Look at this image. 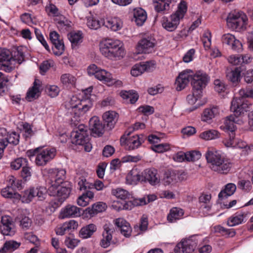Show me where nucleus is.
Instances as JSON below:
<instances>
[{"instance_id": "nucleus-47", "label": "nucleus", "mask_w": 253, "mask_h": 253, "mask_svg": "<svg viewBox=\"0 0 253 253\" xmlns=\"http://www.w3.org/2000/svg\"><path fill=\"white\" fill-rule=\"evenodd\" d=\"M60 81L63 85L70 87L75 85L76 78L73 75L66 73L61 76Z\"/></svg>"}, {"instance_id": "nucleus-56", "label": "nucleus", "mask_w": 253, "mask_h": 253, "mask_svg": "<svg viewBox=\"0 0 253 253\" xmlns=\"http://www.w3.org/2000/svg\"><path fill=\"white\" fill-rule=\"evenodd\" d=\"M53 65V62L52 61L46 60L43 61L39 67L40 72L41 75H44Z\"/></svg>"}, {"instance_id": "nucleus-23", "label": "nucleus", "mask_w": 253, "mask_h": 253, "mask_svg": "<svg viewBox=\"0 0 253 253\" xmlns=\"http://www.w3.org/2000/svg\"><path fill=\"white\" fill-rule=\"evenodd\" d=\"M247 219L248 213L239 211L228 218L227 224L228 226L233 227L246 222Z\"/></svg>"}, {"instance_id": "nucleus-12", "label": "nucleus", "mask_w": 253, "mask_h": 253, "mask_svg": "<svg viewBox=\"0 0 253 253\" xmlns=\"http://www.w3.org/2000/svg\"><path fill=\"white\" fill-rule=\"evenodd\" d=\"M143 141L142 135H135L128 137L126 132L120 139L121 144L124 145L126 149L128 150L138 148Z\"/></svg>"}, {"instance_id": "nucleus-11", "label": "nucleus", "mask_w": 253, "mask_h": 253, "mask_svg": "<svg viewBox=\"0 0 253 253\" xmlns=\"http://www.w3.org/2000/svg\"><path fill=\"white\" fill-rule=\"evenodd\" d=\"M198 236H193L188 239H183L174 248L175 253H190L194 251L198 244Z\"/></svg>"}, {"instance_id": "nucleus-1", "label": "nucleus", "mask_w": 253, "mask_h": 253, "mask_svg": "<svg viewBox=\"0 0 253 253\" xmlns=\"http://www.w3.org/2000/svg\"><path fill=\"white\" fill-rule=\"evenodd\" d=\"M247 98H253V85L243 87L239 91V96L235 97L231 102L230 109L233 115L227 116L224 122V128L230 132L229 138L225 139L223 143L227 147L243 149L241 155H248L253 145L249 146L242 139L235 136L236 124H238L240 119L238 116L249 111L251 104L247 101Z\"/></svg>"}, {"instance_id": "nucleus-59", "label": "nucleus", "mask_w": 253, "mask_h": 253, "mask_svg": "<svg viewBox=\"0 0 253 253\" xmlns=\"http://www.w3.org/2000/svg\"><path fill=\"white\" fill-rule=\"evenodd\" d=\"M169 149V145L167 143L156 145L152 148L153 151L157 153H163Z\"/></svg>"}, {"instance_id": "nucleus-60", "label": "nucleus", "mask_w": 253, "mask_h": 253, "mask_svg": "<svg viewBox=\"0 0 253 253\" xmlns=\"http://www.w3.org/2000/svg\"><path fill=\"white\" fill-rule=\"evenodd\" d=\"M46 90L48 95L51 97H55L57 96L60 91L59 88L55 85L47 86Z\"/></svg>"}, {"instance_id": "nucleus-58", "label": "nucleus", "mask_w": 253, "mask_h": 253, "mask_svg": "<svg viewBox=\"0 0 253 253\" xmlns=\"http://www.w3.org/2000/svg\"><path fill=\"white\" fill-rule=\"evenodd\" d=\"M22 131L23 135L25 138L31 137L34 133L31 125L27 123L23 124Z\"/></svg>"}, {"instance_id": "nucleus-61", "label": "nucleus", "mask_w": 253, "mask_h": 253, "mask_svg": "<svg viewBox=\"0 0 253 253\" xmlns=\"http://www.w3.org/2000/svg\"><path fill=\"white\" fill-rule=\"evenodd\" d=\"M214 89L218 92H224L226 89V85L224 83L220 80L216 79L214 81Z\"/></svg>"}, {"instance_id": "nucleus-32", "label": "nucleus", "mask_w": 253, "mask_h": 253, "mask_svg": "<svg viewBox=\"0 0 253 253\" xmlns=\"http://www.w3.org/2000/svg\"><path fill=\"white\" fill-rule=\"evenodd\" d=\"M12 59L10 51L5 48H0V70L8 68Z\"/></svg>"}, {"instance_id": "nucleus-49", "label": "nucleus", "mask_w": 253, "mask_h": 253, "mask_svg": "<svg viewBox=\"0 0 253 253\" xmlns=\"http://www.w3.org/2000/svg\"><path fill=\"white\" fill-rule=\"evenodd\" d=\"M35 197L34 193V187H31L29 189L25 190L22 194V196L20 195V199L23 203H29Z\"/></svg>"}, {"instance_id": "nucleus-30", "label": "nucleus", "mask_w": 253, "mask_h": 253, "mask_svg": "<svg viewBox=\"0 0 253 253\" xmlns=\"http://www.w3.org/2000/svg\"><path fill=\"white\" fill-rule=\"evenodd\" d=\"M236 190V186L233 183H229L224 186V188L218 194V197L220 201L226 199L232 195Z\"/></svg>"}, {"instance_id": "nucleus-2", "label": "nucleus", "mask_w": 253, "mask_h": 253, "mask_svg": "<svg viewBox=\"0 0 253 253\" xmlns=\"http://www.w3.org/2000/svg\"><path fill=\"white\" fill-rule=\"evenodd\" d=\"M65 174L66 171L63 169H51L48 170L49 195L56 198L57 205L62 204L68 198L71 191L68 184L63 183Z\"/></svg>"}, {"instance_id": "nucleus-42", "label": "nucleus", "mask_w": 253, "mask_h": 253, "mask_svg": "<svg viewBox=\"0 0 253 253\" xmlns=\"http://www.w3.org/2000/svg\"><path fill=\"white\" fill-rule=\"evenodd\" d=\"M120 95L124 99L128 100L131 104L135 103L139 97L138 93L133 90L122 91Z\"/></svg>"}, {"instance_id": "nucleus-63", "label": "nucleus", "mask_w": 253, "mask_h": 253, "mask_svg": "<svg viewBox=\"0 0 253 253\" xmlns=\"http://www.w3.org/2000/svg\"><path fill=\"white\" fill-rule=\"evenodd\" d=\"M79 241L72 237H67L65 240V244L67 248L73 249L78 245Z\"/></svg>"}, {"instance_id": "nucleus-29", "label": "nucleus", "mask_w": 253, "mask_h": 253, "mask_svg": "<svg viewBox=\"0 0 253 253\" xmlns=\"http://www.w3.org/2000/svg\"><path fill=\"white\" fill-rule=\"evenodd\" d=\"M40 83L39 80H35L33 86L30 88L27 92L26 99L29 101L38 98L40 94Z\"/></svg>"}, {"instance_id": "nucleus-3", "label": "nucleus", "mask_w": 253, "mask_h": 253, "mask_svg": "<svg viewBox=\"0 0 253 253\" xmlns=\"http://www.w3.org/2000/svg\"><path fill=\"white\" fill-rule=\"evenodd\" d=\"M92 89V86H89L84 90V96L82 99L76 96H73L65 104L67 113L73 117L71 118L72 122L77 121L80 116L84 115L92 108L93 103L91 97Z\"/></svg>"}, {"instance_id": "nucleus-36", "label": "nucleus", "mask_w": 253, "mask_h": 253, "mask_svg": "<svg viewBox=\"0 0 253 253\" xmlns=\"http://www.w3.org/2000/svg\"><path fill=\"white\" fill-rule=\"evenodd\" d=\"M199 202L201 204L200 210L204 212L209 211L211 208L210 194H202L199 197Z\"/></svg>"}, {"instance_id": "nucleus-22", "label": "nucleus", "mask_w": 253, "mask_h": 253, "mask_svg": "<svg viewBox=\"0 0 253 253\" xmlns=\"http://www.w3.org/2000/svg\"><path fill=\"white\" fill-rule=\"evenodd\" d=\"M89 127L91 134L94 137L100 136L103 133L104 126L96 116H94L89 120Z\"/></svg>"}, {"instance_id": "nucleus-19", "label": "nucleus", "mask_w": 253, "mask_h": 253, "mask_svg": "<svg viewBox=\"0 0 253 253\" xmlns=\"http://www.w3.org/2000/svg\"><path fill=\"white\" fill-rule=\"evenodd\" d=\"M221 41L223 44L230 46L231 48L235 51L240 52L242 51V43L231 34L227 33L223 35L221 37Z\"/></svg>"}, {"instance_id": "nucleus-15", "label": "nucleus", "mask_w": 253, "mask_h": 253, "mask_svg": "<svg viewBox=\"0 0 253 253\" xmlns=\"http://www.w3.org/2000/svg\"><path fill=\"white\" fill-rule=\"evenodd\" d=\"M157 196L154 194L148 195L142 198L139 200V203L136 204H133L131 201H128L126 202L123 206V207L119 206L117 207V206L114 203L112 205V207L114 209L117 211H120L122 209H125L126 210H130L135 206L138 205H146L150 202H152L156 200Z\"/></svg>"}, {"instance_id": "nucleus-45", "label": "nucleus", "mask_w": 253, "mask_h": 253, "mask_svg": "<svg viewBox=\"0 0 253 253\" xmlns=\"http://www.w3.org/2000/svg\"><path fill=\"white\" fill-rule=\"evenodd\" d=\"M68 38L72 45L76 46L82 42L83 36L81 31H72L68 34Z\"/></svg>"}, {"instance_id": "nucleus-39", "label": "nucleus", "mask_w": 253, "mask_h": 253, "mask_svg": "<svg viewBox=\"0 0 253 253\" xmlns=\"http://www.w3.org/2000/svg\"><path fill=\"white\" fill-rule=\"evenodd\" d=\"M96 230V226L93 224H89L81 228L80 236L83 239L90 238Z\"/></svg>"}, {"instance_id": "nucleus-17", "label": "nucleus", "mask_w": 253, "mask_h": 253, "mask_svg": "<svg viewBox=\"0 0 253 253\" xmlns=\"http://www.w3.org/2000/svg\"><path fill=\"white\" fill-rule=\"evenodd\" d=\"M78 186L80 190L94 188L97 191H101L105 188V185L102 181L96 180L93 183H91L87 182L84 176L80 177L79 178L78 180Z\"/></svg>"}, {"instance_id": "nucleus-33", "label": "nucleus", "mask_w": 253, "mask_h": 253, "mask_svg": "<svg viewBox=\"0 0 253 253\" xmlns=\"http://www.w3.org/2000/svg\"><path fill=\"white\" fill-rule=\"evenodd\" d=\"M146 11L142 8H136L133 10V20L138 26H142L147 19Z\"/></svg>"}, {"instance_id": "nucleus-54", "label": "nucleus", "mask_w": 253, "mask_h": 253, "mask_svg": "<svg viewBox=\"0 0 253 253\" xmlns=\"http://www.w3.org/2000/svg\"><path fill=\"white\" fill-rule=\"evenodd\" d=\"M201 40L205 49L206 50L209 49L211 43V32L208 30L205 31Z\"/></svg>"}, {"instance_id": "nucleus-5", "label": "nucleus", "mask_w": 253, "mask_h": 253, "mask_svg": "<svg viewBox=\"0 0 253 253\" xmlns=\"http://www.w3.org/2000/svg\"><path fill=\"white\" fill-rule=\"evenodd\" d=\"M205 157L208 163L211 164V169L213 171L224 174L230 171L232 167L230 161L225 159L215 149H209L205 154Z\"/></svg>"}, {"instance_id": "nucleus-46", "label": "nucleus", "mask_w": 253, "mask_h": 253, "mask_svg": "<svg viewBox=\"0 0 253 253\" xmlns=\"http://www.w3.org/2000/svg\"><path fill=\"white\" fill-rule=\"evenodd\" d=\"M95 78L104 83H110L113 80L112 75L109 72L104 69H100L96 73Z\"/></svg>"}, {"instance_id": "nucleus-35", "label": "nucleus", "mask_w": 253, "mask_h": 253, "mask_svg": "<svg viewBox=\"0 0 253 253\" xmlns=\"http://www.w3.org/2000/svg\"><path fill=\"white\" fill-rule=\"evenodd\" d=\"M126 180L128 184L136 185L139 181H143L142 172L140 174L137 169H133L127 174Z\"/></svg>"}, {"instance_id": "nucleus-24", "label": "nucleus", "mask_w": 253, "mask_h": 253, "mask_svg": "<svg viewBox=\"0 0 253 253\" xmlns=\"http://www.w3.org/2000/svg\"><path fill=\"white\" fill-rule=\"evenodd\" d=\"M0 231L3 235L12 236L15 233V229L10 217L4 216L1 217Z\"/></svg>"}, {"instance_id": "nucleus-62", "label": "nucleus", "mask_w": 253, "mask_h": 253, "mask_svg": "<svg viewBox=\"0 0 253 253\" xmlns=\"http://www.w3.org/2000/svg\"><path fill=\"white\" fill-rule=\"evenodd\" d=\"M9 184L11 186H12L15 191H16L17 189H20L22 187L21 181L16 179V178L13 176L9 177Z\"/></svg>"}, {"instance_id": "nucleus-64", "label": "nucleus", "mask_w": 253, "mask_h": 253, "mask_svg": "<svg viewBox=\"0 0 253 253\" xmlns=\"http://www.w3.org/2000/svg\"><path fill=\"white\" fill-rule=\"evenodd\" d=\"M139 112L142 113L145 115H150L154 112V109L153 107L149 105H143L138 108Z\"/></svg>"}, {"instance_id": "nucleus-8", "label": "nucleus", "mask_w": 253, "mask_h": 253, "mask_svg": "<svg viewBox=\"0 0 253 253\" xmlns=\"http://www.w3.org/2000/svg\"><path fill=\"white\" fill-rule=\"evenodd\" d=\"M248 18L242 11L231 12L226 18L228 28L232 31L241 32L247 28Z\"/></svg>"}, {"instance_id": "nucleus-6", "label": "nucleus", "mask_w": 253, "mask_h": 253, "mask_svg": "<svg viewBox=\"0 0 253 253\" xmlns=\"http://www.w3.org/2000/svg\"><path fill=\"white\" fill-rule=\"evenodd\" d=\"M70 136L73 144L83 146L86 152L91 151L92 145L89 142L87 126L83 124L76 125L71 132Z\"/></svg>"}, {"instance_id": "nucleus-21", "label": "nucleus", "mask_w": 253, "mask_h": 253, "mask_svg": "<svg viewBox=\"0 0 253 253\" xmlns=\"http://www.w3.org/2000/svg\"><path fill=\"white\" fill-rule=\"evenodd\" d=\"M144 182H148L151 185H156L160 182V177L158 171L154 168L147 169L143 172Z\"/></svg>"}, {"instance_id": "nucleus-10", "label": "nucleus", "mask_w": 253, "mask_h": 253, "mask_svg": "<svg viewBox=\"0 0 253 253\" xmlns=\"http://www.w3.org/2000/svg\"><path fill=\"white\" fill-rule=\"evenodd\" d=\"M56 150L54 148H41L35 158V163L38 166H43L55 157Z\"/></svg>"}, {"instance_id": "nucleus-14", "label": "nucleus", "mask_w": 253, "mask_h": 253, "mask_svg": "<svg viewBox=\"0 0 253 253\" xmlns=\"http://www.w3.org/2000/svg\"><path fill=\"white\" fill-rule=\"evenodd\" d=\"M49 38L53 45V53L57 56L61 55L64 51V44L62 38L54 31L50 32Z\"/></svg>"}, {"instance_id": "nucleus-41", "label": "nucleus", "mask_w": 253, "mask_h": 253, "mask_svg": "<svg viewBox=\"0 0 253 253\" xmlns=\"http://www.w3.org/2000/svg\"><path fill=\"white\" fill-rule=\"evenodd\" d=\"M1 194L2 197L6 198L19 199L20 197V195L15 191L9 184L1 190Z\"/></svg>"}, {"instance_id": "nucleus-43", "label": "nucleus", "mask_w": 253, "mask_h": 253, "mask_svg": "<svg viewBox=\"0 0 253 253\" xmlns=\"http://www.w3.org/2000/svg\"><path fill=\"white\" fill-rule=\"evenodd\" d=\"M219 133L215 129L204 131L199 134V138L206 141L215 139L219 137Z\"/></svg>"}, {"instance_id": "nucleus-16", "label": "nucleus", "mask_w": 253, "mask_h": 253, "mask_svg": "<svg viewBox=\"0 0 253 253\" xmlns=\"http://www.w3.org/2000/svg\"><path fill=\"white\" fill-rule=\"evenodd\" d=\"M156 45V40L151 37L143 38L137 44V50L138 53H149L154 50Z\"/></svg>"}, {"instance_id": "nucleus-50", "label": "nucleus", "mask_w": 253, "mask_h": 253, "mask_svg": "<svg viewBox=\"0 0 253 253\" xmlns=\"http://www.w3.org/2000/svg\"><path fill=\"white\" fill-rule=\"evenodd\" d=\"M214 229L215 232L219 233L222 236L232 237L236 234V232L233 229H226L221 225L215 226Z\"/></svg>"}, {"instance_id": "nucleus-51", "label": "nucleus", "mask_w": 253, "mask_h": 253, "mask_svg": "<svg viewBox=\"0 0 253 253\" xmlns=\"http://www.w3.org/2000/svg\"><path fill=\"white\" fill-rule=\"evenodd\" d=\"M47 192L49 193L48 189L47 190L46 188L43 186L34 187L35 197H37L39 201L43 200L45 198Z\"/></svg>"}, {"instance_id": "nucleus-18", "label": "nucleus", "mask_w": 253, "mask_h": 253, "mask_svg": "<svg viewBox=\"0 0 253 253\" xmlns=\"http://www.w3.org/2000/svg\"><path fill=\"white\" fill-rule=\"evenodd\" d=\"M155 68V63L154 61H148L141 62L134 65L131 70L132 76L137 77L141 75L145 71L150 72Z\"/></svg>"}, {"instance_id": "nucleus-37", "label": "nucleus", "mask_w": 253, "mask_h": 253, "mask_svg": "<svg viewBox=\"0 0 253 253\" xmlns=\"http://www.w3.org/2000/svg\"><path fill=\"white\" fill-rule=\"evenodd\" d=\"M21 243L16 241H6L4 243L3 247L0 249V252L2 253L13 252L18 249Z\"/></svg>"}, {"instance_id": "nucleus-53", "label": "nucleus", "mask_w": 253, "mask_h": 253, "mask_svg": "<svg viewBox=\"0 0 253 253\" xmlns=\"http://www.w3.org/2000/svg\"><path fill=\"white\" fill-rule=\"evenodd\" d=\"M112 193L117 198L122 200H125L127 198H128L130 196L127 191L121 188L113 189L112 191Z\"/></svg>"}, {"instance_id": "nucleus-34", "label": "nucleus", "mask_w": 253, "mask_h": 253, "mask_svg": "<svg viewBox=\"0 0 253 253\" xmlns=\"http://www.w3.org/2000/svg\"><path fill=\"white\" fill-rule=\"evenodd\" d=\"M183 214L184 211L182 209L174 207L170 210L167 219L169 222L173 223L182 218Z\"/></svg>"}, {"instance_id": "nucleus-25", "label": "nucleus", "mask_w": 253, "mask_h": 253, "mask_svg": "<svg viewBox=\"0 0 253 253\" xmlns=\"http://www.w3.org/2000/svg\"><path fill=\"white\" fill-rule=\"evenodd\" d=\"M219 114V107L216 106H211L204 109L201 116V120L210 123L212 119L217 116Z\"/></svg>"}, {"instance_id": "nucleus-57", "label": "nucleus", "mask_w": 253, "mask_h": 253, "mask_svg": "<svg viewBox=\"0 0 253 253\" xmlns=\"http://www.w3.org/2000/svg\"><path fill=\"white\" fill-rule=\"evenodd\" d=\"M186 161H195L199 160L201 157V154L200 152L197 151H192L186 153Z\"/></svg>"}, {"instance_id": "nucleus-52", "label": "nucleus", "mask_w": 253, "mask_h": 253, "mask_svg": "<svg viewBox=\"0 0 253 253\" xmlns=\"http://www.w3.org/2000/svg\"><path fill=\"white\" fill-rule=\"evenodd\" d=\"M28 164V161L26 158H19L15 159L11 163V168L14 170H17L21 167H23L25 166H27Z\"/></svg>"}, {"instance_id": "nucleus-31", "label": "nucleus", "mask_w": 253, "mask_h": 253, "mask_svg": "<svg viewBox=\"0 0 253 253\" xmlns=\"http://www.w3.org/2000/svg\"><path fill=\"white\" fill-rule=\"evenodd\" d=\"M118 118V114L115 111H108L103 115V120L110 129L114 127Z\"/></svg>"}, {"instance_id": "nucleus-26", "label": "nucleus", "mask_w": 253, "mask_h": 253, "mask_svg": "<svg viewBox=\"0 0 253 253\" xmlns=\"http://www.w3.org/2000/svg\"><path fill=\"white\" fill-rule=\"evenodd\" d=\"M115 224L124 236L128 237L130 236L131 228L129 223L125 219L122 218H117L115 220Z\"/></svg>"}, {"instance_id": "nucleus-4", "label": "nucleus", "mask_w": 253, "mask_h": 253, "mask_svg": "<svg viewBox=\"0 0 253 253\" xmlns=\"http://www.w3.org/2000/svg\"><path fill=\"white\" fill-rule=\"evenodd\" d=\"M100 51L106 58L112 60H120L125 55L123 42L118 40L107 39L100 43Z\"/></svg>"}, {"instance_id": "nucleus-27", "label": "nucleus", "mask_w": 253, "mask_h": 253, "mask_svg": "<svg viewBox=\"0 0 253 253\" xmlns=\"http://www.w3.org/2000/svg\"><path fill=\"white\" fill-rule=\"evenodd\" d=\"M114 231V228L105 225L104 227V231L102 233L103 238L100 241V246L106 248L110 245L111 241L112 239V233Z\"/></svg>"}, {"instance_id": "nucleus-20", "label": "nucleus", "mask_w": 253, "mask_h": 253, "mask_svg": "<svg viewBox=\"0 0 253 253\" xmlns=\"http://www.w3.org/2000/svg\"><path fill=\"white\" fill-rule=\"evenodd\" d=\"M81 210L76 206L69 204L61 210L59 217L62 219L79 217L81 215Z\"/></svg>"}, {"instance_id": "nucleus-48", "label": "nucleus", "mask_w": 253, "mask_h": 253, "mask_svg": "<svg viewBox=\"0 0 253 253\" xmlns=\"http://www.w3.org/2000/svg\"><path fill=\"white\" fill-rule=\"evenodd\" d=\"M240 68H236L235 69L227 73V78L232 83H237L240 81L241 75Z\"/></svg>"}, {"instance_id": "nucleus-44", "label": "nucleus", "mask_w": 253, "mask_h": 253, "mask_svg": "<svg viewBox=\"0 0 253 253\" xmlns=\"http://www.w3.org/2000/svg\"><path fill=\"white\" fill-rule=\"evenodd\" d=\"M106 205L103 202H97L92 205L91 207H88L86 209L88 214L93 216L98 212H101L106 210Z\"/></svg>"}, {"instance_id": "nucleus-55", "label": "nucleus", "mask_w": 253, "mask_h": 253, "mask_svg": "<svg viewBox=\"0 0 253 253\" xmlns=\"http://www.w3.org/2000/svg\"><path fill=\"white\" fill-rule=\"evenodd\" d=\"M176 178L174 171L170 173H166L163 179L164 183L166 185L173 184L177 182Z\"/></svg>"}, {"instance_id": "nucleus-38", "label": "nucleus", "mask_w": 253, "mask_h": 253, "mask_svg": "<svg viewBox=\"0 0 253 253\" xmlns=\"http://www.w3.org/2000/svg\"><path fill=\"white\" fill-rule=\"evenodd\" d=\"M87 27L92 30H97L103 25V19L99 20L96 16L90 14L86 17Z\"/></svg>"}, {"instance_id": "nucleus-7", "label": "nucleus", "mask_w": 253, "mask_h": 253, "mask_svg": "<svg viewBox=\"0 0 253 253\" xmlns=\"http://www.w3.org/2000/svg\"><path fill=\"white\" fill-rule=\"evenodd\" d=\"M187 10V5L185 1H181L175 13L169 18L164 17L162 21V26L169 32L174 31L179 24L181 19L184 17Z\"/></svg>"}, {"instance_id": "nucleus-40", "label": "nucleus", "mask_w": 253, "mask_h": 253, "mask_svg": "<svg viewBox=\"0 0 253 253\" xmlns=\"http://www.w3.org/2000/svg\"><path fill=\"white\" fill-rule=\"evenodd\" d=\"M19 138L20 135L18 133L12 131L8 132L6 137L4 139H1L0 141L6 143V146L8 143L16 145L19 142Z\"/></svg>"}, {"instance_id": "nucleus-9", "label": "nucleus", "mask_w": 253, "mask_h": 253, "mask_svg": "<svg viewBox=\"0 0 253 253\" xmlns=\"http://www.w3.org/2000/svg\"><path fill=\"white\" fill-rule=\"evenodd\" d=\"M209 81L208 75L202 71L194 72L191 80V85L194 94L197 96L202 95L203 89L206 87Z\"/></svg>"}, {"instance_id": "nucleus-28", "label": "nucleus", "mask_w": 253, "mask_h": 253, "mask_svg": "<svg viewBox=\"0 0 253 253\" xmlns=\"http://www.w3.org/2000/svg\"><path fill=\"white\" fill-rule=\"evenodd\" d=\"M103 25L112 31H117L122 28L123 22L120 18L114 17L106 20L103 19Z\"/></svg>"}, {"instance_id": "nucleus-13", "label": "nucleus", "mask_w": 253, "mask_h": 253, "mask_svg": "<svg viewBox=\"0 0 253 253\" xmlns=\"http://www.w3.org/2000/svg\"><path fill=\"white\" fill-rule=\"evenodd\" d=\"M194 71L191 69H186L182 71L179 74L176 78L175 84L176 89L178 91H180L184 89L192 80Z\"/></svg>"}]
</instances>
